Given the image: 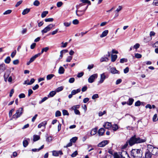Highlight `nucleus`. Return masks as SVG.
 I'll list each match as a JSON object with an SVG mask.
<instances>
[{
	"instance_id": "f257e3e1",
	"label": "nucleus",
	"mask_w": 158,
	"mask_h": 158,
	"mask_svg": "<svg viewBox=\"0 0 158 158\" xmlns=\"http://www.w3.org/2000/svg\"><path fill=\"white\" fill-rule=\"evenodd\" d=\"M146 140L140 139L139 137H136V136L134 135L132 137L127 143L124 145L125 147H126L128 145V143L129 145L131 146L135 143H140L145 142Z\"/></svg>"
},
{
	"instance_id": "f03ea898",
	"label": "nucleus",
	"mask_w": 158,
	"mask_h": 158,
	"mask_svg": "<svg viewBox=\"0 0 158 158\" xmlns=\"http://www.w3.org/2000/svg\"><path fill=\"white\" fill-rule=\"evenodd\" d=\"M88 5L81 3L76 6L77 10L76 11V15L78 16H81L84 14V12L88 7Z\"/></svg>"
},
{
	"instance_id": "7ed1b4c3",
	"label": "nucleus",
	"mask_w": 158,
	"mask_h": 158,
	"mask_svg": "<svg viewBox=\"0 0 158 158\" xmlns=\"http://www.w3.org/2000/svg\"><path fill=\"white\" fill-rule=\"evenodd\" d=\"M132 158H141L142 156V151L139 149H133L131 152Z\"/></svg>"
},
{
	"instance_id": "20e7f679",
	"label": "nucleus",
	"mask_w": 158,
	"mask_h": 158,
	"mask_svg": "<svg viewBox=\"0 0 158 158\" xmlns=\"http://www.w3.org/2000/svg\"><path fill=\"white\" fill-rule=\"evenodd\" d=\"M114 158H130L129 155L126 151H122L120 155L115 153L114 155Z\"/></svg>"
},
{
	"instance_id": "39448f33",
	"label": "nucleus",
	"mask_w": 158,
	"mask_h": 158,
	"mask_svg": "<svg viewBox=\"0 0 158 158\" xmlns=\"http://www.w3.org/2000/svg\"><path fill=\"white\" fill-rule=\"evenodd\" d=\"M23 111V108H20L16 110V112L15 114L12 116V118L16 119L20 117L22 114Z\"/></svg>"
},
{
	"instance_id": "423d86ee",
	"label": "nucleus",
	"mask_w": 158,
	"mask_h": 158,
	"mask_svg": "<svg viewBox=\"0 0 158 158\" xmlns=\"http://www.w3.org/2000/svg\"><path fill=\"white\" fill-rule=\"evenodd\" d=\"M55 25L53 24H50L44 28V29L41 31V32L43 34L47 33L48 31H50Z\"/></svg>"
},
{
	"instance_id": "0eeeda50",
	"label": "nucleus",
	"mask_w": 158,
	"mask_h": 158,
	"mask_svg": "<svg viewBox=\"0 0 158 158\" xmlns=\"http://www.w3.org/2000/svg\"><path fill=\"white\" fill-rule=\"evenodd\" d=\"M149 152H151L152 154L154 155H158V148H154L152 147L149 149Z\"/></svg>"
},
{
	"instance_id": "6e6552de",
	"label": "nucleus",
	"mask_w": 158,
	"mask_h": 158,
	"mask_svg": "<svg viewBox=\"0 0 158 158\" xmlns=\"http://www.w3.org/2000/svg\"><path fill=\"white\" fill-rule=\"evenodd\" d=\"M98 77V74L97 73L91 75L88 78V81L89 83H92L94 82L95 79Z\"/></svg>"
},
{
	"instance_id": "1a4fd4ad",
	"label": "nucleus",
	"mask_w": 158,
	"mask_h": 158,
	"mask_svg": "<svg viewBox=\"0 0 158 158\" xmlns=\"http://www.w3.org/2000/svg\"><path fill=\"white\" fill-rule=\"evenodd\" d=\"M106 78V76L105 75V73L100 75V79L99 81H98V84L102 83Z\"/></svg>"
},
{
	"instance_id": "9d476101",
	"label": "nucleus",
	"mask_w": 158,
	"mask_h": 158,
	"mask_svg": "<svg viewBox=\"0 0 158 158\" xmlns=\"http://www.w3.org/2000/svg\"><path fill=\"white\" fill-rule=\"evenodd\" d=\"M110 72L112 74H119V72L117 70L116 68L115 67H110Z\"/></svg>"
},
{
	"instance_id": "9b49d317",
	"label": "nucleus",
	"mask_w": 158,
	"mask_h": 158,
	"mask_svg": "<svg viewBox=\"0 0 158 158\" xmlns=\"http://www.w3.org/2000/svg\"><path fill=\"white\" fill-rule=\"evenodd\" d=\"M59 92V87L58 88L56 89V91H53L51 92L48 95V98L50 97H52L55 95L56 92Z\"/></svg>"
},
{
	"instance_id": "f8f14e48",
	"label": "nucleus",
	"mask_w": 158,
	"mask_h": 158,
	"mask_svg": "<svg viewBox=\"0 0 158 158\" xmlns=\"http://www.w3.org/2000/svg\"><path fill=\"white\" fill-rule=\"evenodd\" d=\"M108 143L109 141H108L104 140L99 143L98 145V146L99 147H103L107 144Z\"/></svg>"
},
{
	"instance_id": "ddd939ff",
	"label": "nucleus",
	"mask_w": 158,
	"mask_h": 158,
	"mask_svg": "<svg viewBox=\"0 0 158 158\" xmlns=\"http://www.w3.org/2000/svg\"><path fill=\"white\" fill-rule=\"evenodd\" d=\"M111 124L110 123H109L108 122H106L105 123L104 125H103V126L106 129H110L111 127Z\"/></svg>"
},
{
	"instance_id": "4468645a",
	"label": "nucleus",
	"mask_w": 158,
	"mask_h": 158,
	"mask_svg": "<svg viewBox=\"0 0 158 158\" xmlns=\"http://www.w3.org/2000/svg\"><path fill=\"white\" fill-rule=\"evenodd\" d=\"M105 131V129L103 128H101L98 131V133L99 135L100 136L102 135L104 133Z\"/></svg>"
},
{
	"instance_id": "2eb2a0df",
	"label": "nucleus",
	"mask_w": 158,
	"mask_h": 158,
	"mask_svg": "<svg viewBox=\"0 0 158 158\" xmlns=\"http://www.w3.org/2000/svg\"><path fill=\"white\" fill-rule=\"evenodd\" d=\"M6 69V65L4 64H2L0 65V72H2Z\"/></svg>"
},
{
	"instance_id": "dca6fc26",
	"label": "nucleus",
	"mask_w": 158,
	"mask_h": 158,
	"mask_svg": "<svg viewBox=\"0 0 158 158\" xmlns=\"http://www.w3.org/2000/svg\"><path fill=\"white\" fill-rule=\"evenodd\" d=\"M108 30H106L104 31L100 35V37L101 38H103L106 36L108 34Z\"/></svg>"
},
{
	"instance_id": "f3484780",
	"label": "nucleus",
	"mask_w": 158,
	"mask_h": 158,
	"mask_svg": "<svg viewBox=\"0 0 158 158\" xmlns=\"http://www.w3.org/2000/svg\"><path fill=\"white\" fill-rule=\"evenodd\" d=\"M40 56V54H37L35 55L34 56H32L30 58L29 60L30 61V62H33L37 57Z\"/></svg>"
},
{
	"instance_id": "a211bd4d",
	"label": "nucleus",
	"mask_w": 158,
	"mask_h": 158,
	"mask_svg": "<svg viewBox=\"0 0 158 158\" xmlns=\"http://www.w3.org/2000/svg\"><path fill=\"white\" fill-rule=\"evenodd\" d=\"M47 124V122L46 121H44L40 123L39 124L38 126V128H40L44 126L45 127L46 125Z\"/></svg>"
},
{
	"instance_id": "6ab92c4d",
	"label": "nucleus",
	"mask_w": 158,
	"mask_h": 158,
	"mask_svg": "<svg viewBox=\"0 0 158 158\" xmlns=\"http://www.w3.org/2000/svg\"><path fill=\"white\" fill-rule=\"evenodd\" d=\"M97 128H95L94 129H93L90 132V135L91 136L95 135L97 133Z\"/></svg>"
},
{
	"instance_id": "aec40b11",
	"label": "nucleus",
	"mask_w": 158,
	"mask_h": 158,
	"mask_svg": "<svg viewBox=\"0 0 158 158\" xmlns=\"http://www.w3.org/2000/svg\"><path fill=\"white\" fill-rule=\"evenodd\" d=\"M134 101V99L131 98H130L129 99L128 101L127 102V104L131 106L132 105Z\"/></svg>"
},
{
	"instance_id": "412c9836",
	"label": "nucleus",
	"mask_w": 158,
	"mask_h": 158,
	"mask_svg": "<svg viewBox=\"0 0 158 158\" xmlns=\"http://www.w3.org/2000/svg\"><path fill=\"white\" fill-rule=\"evenodd\" d=\"M145 158H151L152 155L151 154V152H149V150L148 152H146L145 154Z\"/></svg>"
},
{
	"instance_id": "4be33fe9",
	"label": "nucleus",
	"mask_w": 158,
	"mask_h": 158,
	"mask_svg": "<svg viewBox=\"0 0 158 158\" xmlns=\"http://www.w3.org/2000/svg\"><path fill=\"white\" fill-rule=\"evenodd\" d=\"M49 48L48 47H46L42 49L41 52L40 53H39L38 54H40V55L42 54L44 52H46L49 50Z\"/></svg>"
},
{
	"instance_id": "5701e85b",
	"label": "nucleus",
	"mask_w": 158,
	"mask_h": 158,
	"mask_svg": "<svg viewBox=\"0 0 158 158\" xmlns=\"http://www.w3.org/2000/svg\"><path fill=\"white\" fill-rule=\"evenodd\" d=\"M33 141L35 142L37 141L40 139V136L37 135H34L33 136Z\"/></svg>"
},
{
	"instance_id": "b1692460",
	"label": "nucleus",
	"mask_w": 158,
	"mask_h": 158,
	"mask_svg": "<svg viewBox=\"0 0 158 158\" xmlns=\"http://www.w3.org/2000/svg\"><path fill=\"white\" fill-rule=\"evenodd\" d=\"M117 56L116 55H111V61L113 62H114L115 61L116 59L117 58Z\"/></svg>"
},
{
	"instance_id": "393cba45",
	"label": "nucleus",
	"mask_w": 158,
	"mask_h": 158,
	"mask_svg": "<svg viewBox=\"0 0 158 158\" xmlns=\"http://www.w3.org/2000/svg\"><path fill=\"white\" fill-rule=\"evenodd\" d=\"M112 130L114 131H116L118 128V126L117 124H114L111 126Z\"/></svg>"
},
{
	"instance_id": "a878e982",
	"label": "nucleus",
	"mask_w": 158,
	"mask_h": 158,
	"mask_svg": "<svg viewBox=\"0 0 158 158\" xmlns=\"http://www.w3.org/2000/svg\"><path fill=\"white\" fill-rule=\"evenodd\" d=\"M80 1L82 2L81 3L85 4L86 5H87L86 3H88L89 5L91 4L90 1L88 0H80Z\"/></svg>"
},
{
	"instance_id": "bb28decb",
	"label": "nucleus",
	"mask_w": 158,
	"mask_h": 158,
	"mask_svg": "<svg viewBox=\"0 0 158 158\" xmlns=\"http://www.w3.org/2000/svg\"><path fill=\"white\" fill-rule=\"evenodd\" d=\"M44 145H42L39 148L36 149V148H34V149H32V151L33 152H38L40 150H41V149H42L44 147Z\"/></svg>"
},
{
	"instance_id": "cd10ccee",
	"label": "nucleus",
	"mask_w": 158,
	"mask_h": 158,
	"mask_svg": "<svg viewBox=\"0 0 158 158\" xmlns=\"http://www.w3.org/2000/svg\"><path fill=\"white\" fill-rule=\"evenodd\" d=\"M11 61V59L10 56L7 57L5 60L4 62L6 63L9 64Z\"/></svg>"
},
{
	"instance_id": "c85d7f7f",
	"label": "nucleus",
	"mask_w": 158,
	"mask_h": 158,
	"mask_svg": "<svg viewBox=\"0 0 158 158\" xmlns=\"http://www.w3.org/2000/svg\"><path fill=\"white\" fill-rule=\"evenodd\" d=\"M48 14V11H43L41 15V17L42 18H43L45 17L46 15Z\"/></svg>"
},
{
	"instance_id": "c756f323",
	"label": "nucleus",
	"mask_w": 158,
	"mask_h": 158,
	"mask_svg": "<svg viewBox=\"0 0 158 158\" xmlns=\"http://www.w3.org/2000/svg\"><path fill=\"white\" fill-rule=\"evenodd\" d=\"M30 11L29 9H26L24 10L22 12V14L23 15H25L28 13Z\"/></svg>"
},
{
	"instance_id": "7c9ffc66",
	"label": "nucleus",
	"mask_w": 158,
	"mask_h": 158,
	"mask_svg": "<svg viewBox=\"0 0 158 158\" xmlns=\"http://www.w3.org/2000/svg\"><path fill=\"white\" fill-rule=\"evenodd\" d=\"M109 60L108 58L107 57H102L100 59V61L102 62L103 61H107Z\"/></svg>"
},
{
	"instance_id": "2f4dec72",
	"label": "nucleus",
	"mask_w": 158,
	"mask_h": 158,
	"mask_svg": "<svg viewBox=\"0 0 158 158\" xmlns=\"http://www.w3.org/2000/svg\"><path fill=\"white\" fill-rule=\"evenodd\" d=\"M52 152V155L55 156H59V152L56 151H53Z\"/></svg>"
},
{
	"instance_id": "473e14b6",
	"label": "nucleus",
	"mask_w": 158,
	"mask_h": 158,
	"mask_svg": "<svg viewBox=\"0 0 158 158\" xmlns=\"http://www.w3.org/2000/svg\"><path fill=\"white\" fill-rule=\"evenodd\" d=\"M77 139V137H74L71 139L70 141L72 143H75Z\"/></svg>"
},
{
	"instance_id": "72a5a7b5",
	"label": "nucleus",
	"mask_w": 158,
	"mask_h": 158,
	"mask_svg": "<svg viewBox=\"0 0 158 158\" xmlns=\"http://www.w3.org/2000/svg\"><path fill=\"white\" fill-rule=\"evenodd\" d=\"M68 52V50L66 49L62 50L60 52V56L62 57L63 54L67 52Z\"/></svg>"
},
{
	"instance_id": "f704fd0d",
	"label": "nucleus",
	"mask_w": 158,
	"mask_h": 158,
	"mask_svg": "<svg viewBox=\"0 0 158 158\" xmlns=\"http://www.w3.org/2000/svg\"><path fill=\"white\" fill-rule=\"evenodd\" d=\"M54 75L52 74L48 75L47 76V80H49L51 79Z\"/></svg>"
},
{
	"instance_id": "c9c22d12",
	"label": "nucleus",
	"mask_w": 158,
	"mask_h": 158,
	"mask_svg": "<svg viewBox=\"0 0 158 158\" xmlns=\"http://www.w3.org/2000/svg\"><path fill=\"white\" fill-rule=\"evenodd\" d=\"M12 12V10H8L5 11L3 13V15H7L10 14Z\"/></svg>"
},
{
	"instance_id": "e433bc0d",
	"label": "nucleus",
	"mask_w": 158,
	"mask_h": 158,
	"mask_svg": "<svg viewBox=\"0 0 158 158\" xmlns=\"http://www.w3.org/2000/svg\"><path fill=\"white\" fill-rule=\"evenodd\" d=\"M135 57L136 58L139 59L141 58L142 56L141 54L136 53L135 54Z\"/></svg>"
},
{
	"instance_id": "4c0bfd02",
	"label": "nucleus",
	"mask_w": 158,
	"mask_h": 158,
	"mask_svg": "<svg viewBox=\"0 0 158 158\" xmlns=\"http://www.w3.org/2000/svg\"><path fill=\"white\" fill-rule=\"evenodd\" d=\"M28 143L27 140H24L23 142V146L24 147H26L28 145Z\"/></svg>"
},
{
	"instance_id": "58836bf2",
	"label": "nucleus",
	"mask_w": 158,
	"mask_h": 158,
	"mask_svg": "<svg viewBox=\"0 0 158 158\" xmlns=\"http://www.w3.org/2000/svg\"><path fill=\"white\" fill-rule=\"evenodd\" d=\"M62 113L64 115H69V113L68 112V111L65 110H62Z\"/></svg>"
},
{
	"instance_id": "ea45409f",
	"label": "nucleus",
	"mask_w": 158,
	"mask_h": 158,
	"mask_svg": "<svg viewBox=\"0 0 158 158\" xmlns=\"http://www.w3.org/2000/svg\"><path fill=\"white\" fill-rule=\"evenodd\" d=\"M68 43V42H65L64 43L63 42H62L61 43V47L63 48L66 47Z\"/></svg>"
},
{
	"instance_id": "a19ab883",
	"label": "nucleus",
	"mask_w": 158,
	"mask_h": 158,
	"mask_svg": "<svg viewBox=\"0 0 158 158\" xmlns=\"http://www.w3.org/2000/svg\"><path fill=\"white\" fill-rule=\"evenodd\" d=\"M48 98L47 97H45L43 98L41 101H40L39 102V104H40L47 100Z\"/></svg>"
},
{
	"instance_id": "79ce46f5",
	"label": "nucleus",
	"mask_w": 158,
	"mask_h": 158,
	"mask_svg": "<svg viewBox=\"0 0 158 158\" xmlns=\"http://www.w3.org/2000/svg\"><path fill=\"white\" fill-rule=\"evenodd\" d=\"M40 4V3L39 2L38 0H37L35 1L33 3V5L34 6H38Z\"/></svg>"
},
{
	"instance_id": "37998d69",
	"label": "nucleus",
	"mask_w": 158,
	"mask_h": 158,
	"mask_svg": "<svg viewBox=\"0 0 158 158\" xmlns=\"http://www.w3.org/2000/svg\"><path fill=\"white\" fill-rule=\"evenodd\" d=\"M127 60L125 58H122L120 60V62L121 63H123L124 62H126Z\"/></svg>"
},
{
	"instance_id": "c03bdc74",
	"label": "nucleus",
	"mask_w": 158,
	"mask_h": 158,
	"mask_svg": "<svg viewBox=\"0 0 158 158\" xmlns=\"http://www.w3.org/2000/svg\"><path fill=\"white\" fill-rule=\"evenodd\" d=\"M44 20L46 22H52L53 21V19L52 18H49L46 19Z\"/></svg>"
},
{
	"instance_id": "a18cd8bd",
	"label": "nucleus",
	"mask_w": 158,
	"mask_h": 158,
	"mask_svg": "<svg viewBox=\"0 0 158 158\" xmlns=\"http://www.w3.org/2000/svg\"><path fill=\"white\" fill-rule=\"evenodd\" d=\"M140 45L138 43H136L135 45L133 46V48L135 49H137L138 48H139V47Z\"/></svg>"
},
{
	"instance_id": "49530a36",
	"label": "nucleus",
	"mask_w": 158,
	"mask_h": 158,
	"mask_svg": "<svg viewBox=\"0 0 158 158\" xmlns=\"http://www.w3.org/2000/svg\"><path fill=\"white\" fill-rule=\"evenodd\" d=\"M141 105V102L138 100L135 103V106H139Z\"/></svg>"
},
{
	"instance_id": "de8ad7c7",
	"label": "nucleus",
	"mask_w": 158,
	"mask_h": 158,
	"mask_svg": "<svg viewBox=\"0 0 158 158\" xmlns=\"http://www.w3.org/2000/svg\"><path fill=\"white\" fill-rule=\"evenodd\" d=\"M79 23V21L77 19H75L73 21V24L74 25L78 24Z\"/></svg>"
},
{
	"instance_id": "09e8293b",
	"label": "nucleus",
	"mask_w": 158,
	"mask_h": 158,
	"mask_svg": "<svg viewBox=\"0 0 158 158\" xmlns=\"http://www.w3.org/2000/svg\"><path fill=\"white\" fill-rule=\"evenodd\" d=\"M64 69L62 67H60V74H63L64 73Z\"/></svg>"
},
{
	"instance_id": "8fccbe9b",
	"label": "nucleus",
	"mask_w": 158,
	"mask_h": 158,
	"mask_svg": "<svg viewBox=\"0 0 158 158\" xmlns=\"http://www.w3.org/2000/svg\"><path fill=\"white\" fill-rule=\"evenodd\" d=\"M79 107L80 105H77L73 106L72 107V108L73 110H77V109L79 108Z\"/></svg>"
},
{
	"instance_id": "3c124183",
	"label": "nucleus",
	"mask_w": 158,
	"mask_h": 158,
	"mask_svg": "<svg viewBox=\"0 0 158 158\" xmlns=\"http://www.w3.org/2000/svg\"><path fill=\"white\" fill-rule=\"evenodd\" d=\"M16 53V50H15L11 54V56L12 58H13L15 55Z\"/></svg>"
},
{
	"instance_id": "603ef678",
	"label": "nucleus",
	"mask_w": 158,
	"mask_h": 158,
	"mask_svg": "<svg viewBox=\"0 0 158 158\" xmlns=\"http://www.w3.org/2000/svg\"><path fill=\"white\" fill-rule=\"evenodd\" d=\"M99 97V96L98 94H94L92 97V98L93 99H94L96 98H98Z\"/></svg>"
},
{
	"instance_id": "864d4df0",
	"label": "nucleus",
	"mask_w": 158,
	"mask_h": 158,
	"mask_svg": "<svg viewBox=\"0 0 158 158\" xmlns=\"http://www.w3.org/2000/svg\"><path fill=\"white\" fill-rule=\"evenodd\" d=\"M84 75V73L83 72H81L78 73L77 75V77L80 78L82 77Z\"/></svg>"
},
{
	"instance_id": "5fc2aeb1",
	"label": "nucleus",
	"mask_w": 158,
	"mask_h": 158,
	"mask_svg": "<svg viewBox=\"0 0 158 158\" xmlns=\"http://www.w3.org/2000/svg\"><path fill=\"white\" fill-rule=\"evenodd\" d=\"M19 61L18 59L14 60L13 62V64L15 65H16L18 64L19 63Z\"/></svg>"
},
{
	"instance_id": "6e6d98bb",
	"label": "nucleus",
	"mask_w": 158,
	"mask_h": 158,
	"mask_svg": "<svg viewBox=\"0 0 158 158\" xmlns=\"http://www.w3.org/2000/svg\"><path fill=\"white\" fill-rule=\"evenodd\" d=\"M77 152L75 151L72 154L71 156L72 157H74L77 155Z\"/></svg>"
},
{
	"instance_id": "4d7b16f0",
	"label": "nucleus",
	"mask_w": 158,
	"mask_h": 158,
	"mask_svg": "<svg viewBox=\"0 0 158 158\" xmlns=\"http://www.w3.org/2000/svg\"><path fill=\"white\" fill-rule=\"evenodd\" d=\"M15 110L14 109H12L10 111H9V115L10 117H11L12 115V113Z\"/></svg>"
},
{
	"instance_id": "13d9d810",
	"label": "nucleus",
	"mask_w": 158,
	"mask_h": 158,
	"mask_svg": "<svg viewBox=\"0 0 158 158\" xmlns=\"http://www.w3.org/2000/svg\"><path fill=\"white\" fill-rule=\"evenodd\" d=\"M52 139V137L51 136H49L46 139V140L48 142H50Z\"/></svg>"
},
{
	"instance_id": "bf43d9fd",
	"label": "nucleus",
	"mask_w": 158,
	"mask_h": 158,
	"mask_svg": "<svg viewBox=\"0 0 158 158\" xmlns=\"http://www.w3.org/2000/svg\"><path fill=\"white\" fill-rule=\"evenodd\" d=\"M72 59V56H69L66 59V61L67 62H70Z\"/></svg>"
},
{
	"instance_id": "052dcab7",
	"label": "nucleus",
	"mask_w": 158,
	"mask_h": 158,
	"mask_svg": "<svg viewBox=\"0 0 158 158\" xmlns=\"http://www.w3.org/2000/svg\"><path fill=\"white\" fill-rule=\"evenodd\" d=\"M71 24V23H68L65 22L64 23V25L66 27H68L70 26Z\"/></svg>"
},
{
	"instance_id": "680f3d73",
	"label": "nucleus",
	"mask_w": 158,
	"mask_h": 158,
	"mask_svg": "<svg viewBox=\"0 0 158 158\" xmlns=\"http://www.w3.org/2000/svg\"><path fill=\"white\" fill-rule=\"evenodd\" d=\"M106 113V111H104L103 112H99V116H101L103 115V114H105Z\"/></svg>"
},
{
	"instance_id": "e2e57ef3",
	"label": "nucleus",
	"mask_w": 158,
	"mask_h": 158,
	"mask_svg": "<svg viewBox=\"0 0 158 158\" xmlns=\"http://www.w3.org/2000/svg\"><path fill=\"white\" fill-rule=\"evenodd\" d=\"M122 6H119L118 8H117L115 10V12H119L122 9Z\"/></svg>"
},
{
	"instance_id": "0e129e2a",
	"label": "nucleus",
	"mask_w": 158,
	"mask_h": 158,
	"mask_svg": "<svg viewBox=\"0 0 158 158\" xmlns=\"http://www.w3.org/2000/svg\"><path fill=\"white\" fill-rule=\"evenodd\" d=\"M157 117V114H155L153 116L152 118V120L153 122H155L156 121V119Z\"/></svg>"
},
{
	"instance_id": "69168bd1",
	"label": "nucleus",
	"mask_w": 158,
	"mask_h": 158,
	"mask_svg": "<svg viewBox=\"0 0 158 158\" xmlns=\"http://www.w3.org/2000/svg\"><path fill=\"white\" fill-rule=\"evenodd\" d=\"M74 78L73 77L71 78L69 80V82L70 83H73L74 82Z\"/></svg>"
},
{
	"instance_id": "338daca9",
	"label": "nucleus",
	"mask_w": 158,
	"mask_h": 158,
	"mask_svg": "<svg viewBox=\"0 0 158 158\" xmlns=\"http://www.w3.org/2000/svg\"><path fill=\"white\" fill-rule=\"evenodd\" d=\"M152 4L153 5L158 6V0H154Z\"/></svg>"
},
{
	"instance_id": "774afa93",
	"label": "nucleus",
	"mask_w": 158,
	"mask_h": 158,
	"mask_svg": "<svg viewBox=\"0 0 158 158\" xmlns=\"http://www.w3.org/2000/svg\"><path fill=\"white\" fill-rule=\"evenodd\" d=\"M129 71V68L128 67H127L124 70V72L125 73H127Z\"/></svg>"
}]
</instances>
